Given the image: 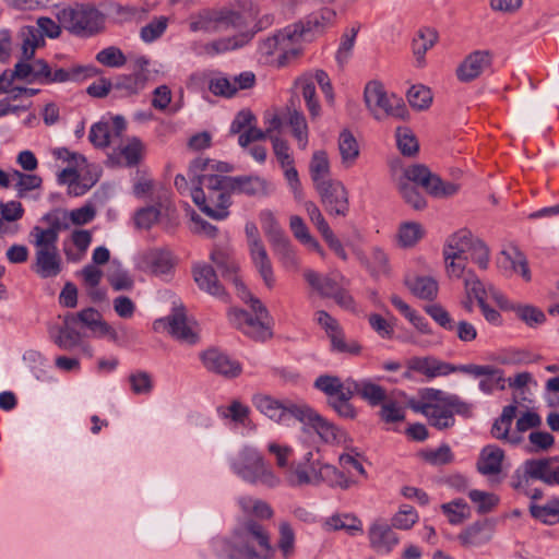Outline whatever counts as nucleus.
<instances>
[{"mask_svg":"<svg viewBox=\"0 0 559 559\" xmlns=\"http://www.w3.org/2000/svg\"><path fill=\"white\" fill-rule=\"evenodd\" d=\"M212 547L222 559H273L275 555L269 532L252 519L240 522L230 538L214 539Z\"/></svg>","mask_w":559,"mask_h":559,"instance_id":"f257e3e1","label":"nucleus"},{"mask_svg":"<svg viewBox=\"0 0 559 559\" xmlns=\"http://www.w3.org/2000/svg\"><path fill=\"white\" fill-rule=\"evenodd\" d=\"M47 227L35 226L31 231L36 248L33 271L43 278L57 276L61 272V259L56 246L60 230L69 227L70 214L55 210L44 216Z\"/></svg>","mask_w":559,"mask_h":559,"instance_id":"f03ea898","label":"nucleus"},{"mask_svg":"<svg viewBox=\"0 0 559 559\" xmlns=\"http://www.w3.org/2000/svg\"><path fill=\"white\" fill-rule=\"evenodd\" d=\"M285 479L293 487L317 486L325 483L331 487L347 489L350 485L342 472L323 463L319 451L314 450L308 451L301 460L292 463L285 473Z\"/></svg>","mask_w":559,"mask_h":559,"instance_id":"7ed1b4c3","label":"nucleus"},{"mask_svg":"<svg viewBox=\"0 0 559 559\" xmlns=\"http://www.w3.org/2000/svg\"><path fill=\"white\" fill-rule=\"evenodd\" d=\"M412 182L420 185L429 194L436 198L450 197L457 192L459 187L452 182H444L424 165H414L405 170V179L399 183L403 199L415 210L426 206L425 199Z\"/></svg>","mask_w":559,"mask_h":559,"instance_id":"20e7f679","label":"nucleus"},{"mask_svg":"<svg viewBox=\"0 0 559 559\" xmlns=\"http://www.w3.org/2000/svg\"><path fill=\"white\" fill-rule=\"evenodd\" d=\"M231 468L239 477L251 484L261 483L269 487L280 484V478L266 465L260 452L250 447L242 449L234 457Z\"/></svg>","mask_w":559,"mask_h":559,"instance_id":"39448f33","label":"nucleus"},{"mask_svg":"<svg viewBox=\"0 0 559 559\" xmlns=\"http://www.w3.org/2000/svg\"><path fill=\"white\" fill-rule=\"evenodd\" d=\"M364 98L367 108L377 120L393 117L400 120L408 118V110L402 98L388 95L378 81L369 82L365 87Z\"/></svg>","mask_w":559,"mask_h":559,"instance_id":"423d86ee","label":"nucleus"},{"mask_svg":"<svg viewBox=\"0 0 559 559\" xmlns=\"http://www.w3.org/2000/svg\"><path fill=\"white\" fill-rule=\"evenodd\" d=\"M230 171L227 163L217 162L209 158H195L189 166V177L193 187H202L205 192L223 191L229 189V177L214 174Z\"/></svg>","mask_w":559,"mask_h":559,"instance_id":"0eeeda50","label":"nucleus"},{"mask_svg":"<svg viewBox=\"0 0 559 559\" xmlns=\"http://www.w3.org/2000/svg\"><path fill=\"white\" fill-rule=\"evenodd\" d=\"M314 386L328 396V404L340 417L355 419L357 411L350 403L355 393L349 389L347 380L342 381L334 376H320L314 381Z\"/></svg>","mask_w":559,"mask_h":559,"instance_id":"6e6552de","label":"nucleus"},{"mask_svg":"<svg viewBox=\"0 0 559 559\" xmlns=\"http://www.w3.org/2000/svg\"><path fill=\"white\" fill-rule=\"evenodd\" d=\"M154 329L166 330L174 338L189 345L199 341L198 324L192 318L188 317L182 305L175 306L166 318L156 320Z\"/></svg>","mask_w":559,"mask_h":559,"instance_id":"1a4fd4ad","label":"nucleus"},{"mask_svg":"<svg viewBox=\"0 0 559 559\" xmlns=\"http://www.w3.org/2000/svg\"><path fill=\"white\" fill-rule=\"evenodd\" d=\"M298 31L290 25L261 41L259 50L262 55L272 56L276 52L278 63L285 66L289 60L296 58L300 53V44L296 36Z\"/></svg>","mask_w":559,"mask_h":559,"instance_id":"9d476101","label":"nucleus"},{"mask_svg":"<svg viewBox=\"0 0 559 559\" xmlns=\"http://www.w3.org/2000/svg\"><path fill=\"white\" fill-rule=\"evenodd\" d=\"M106 16L94 4L75 3L72 7V34L88 38L105 31Z\"/></svg>","mask_w":559,"mask_h":559,"instance_id":"9b49d317","label":"nucleus"},{"mask_svg":"<svg viewBox=\"0 0 559 559\" xmlns=\"http://www.w3.org/2000/svg\"><path fill=\"white\" fill-rule=\"evenodd\" d=\"M235 23H238V16L231 13L228 8L203 9L190 15L188 20L189 29L194 33L222 32L231 28Z\"/></svg>","mask_w":559,"mask_h":559,"instance_id":"f8f14e48","label":"nucleus"},{"mask_svg":"<svg viewBox=\"0 0 559 559\" xmlns=\"http://www.w3.org/2000/svg\"><path fill=\"white\" fill-rule=\"evenodd\" d=\"M252 404L261 414L278 424H286L290 417L298 420L299 415H302V403L280 401L266 394L253 395Z\"/></svg>","mask_w":559,"mask_h":559,"instance_id":"ddd939ff","label":"nucleus"},{"mask_svg":"<svg viewBox=\"0 0 559 559\" xmlns=\"http://www.w3.org/2000/svg\"><path fill=\"white\" fill-rule=\"evenodd\" d=\"M230 190L205 192L202 187H193L190 191L194 204L209 217L224 219L229 215Z\"/></svg>","mask_w":559,"mask_h":559,"instance_id":"4468645a","label":"nucleus"},{"mask_svg":"<svg viewBox=\"0 0 559 559\" xmlns=\"http://www.w3.org/2000/svg\"><path fill=\"white\" fill-rule=\"evenodd\" d=\"M324 210L330 215L346 216L349 211L348 191L340 180L322 183L316 188Z\"/></svg>","mask_w":559,"mask_h":559,"instance_id":"2eb2a0df","label":"nucleus"},{"mask_svg":"<svg viewBox=\"0 0 559 559\" xmlns=\"http://www.w3.org/2000/svg\"><path fill=\"white\" fill-rule=\"evenodd\" d=\"M110 333H112L111 328L96 309H84L72 318V341L74 334L84 337H103Z\"/></svg>","mask_w":559,"mask_h":559,"instance_id":"dca6fc26","label":"nucleus"},{"mask_svg":"<svg viewBox=\"0 0 559 559\" xmlns=\"http://www.w3.org/2000/svg\"><path fill=\"white\" fill-rule=\"evenodd\" d=\"M459 372L481 378L479 381V390L486 394H491L495 390L503 391L506 389L507 379L504 371L492 365H460Z\"/></svg>","mask_w":559,"mask_h":559,"instance_id":"f3484780","label":"nucleus"},{"mask_svg":"<svg viewBox=\"0 0 559 559\" xmlns=\"http://www.w3.org/2000/svg\"><path fill=\"white\" fill-rule=\"evenodd\" d=\"M497 266L506 276L519 275L525 282L532 278L525 254L513 245L506 247L497 257Z\"/></svg>","mask_w":559,"mask_h":559,"instance_id":"a211bd4d","label":"nucleus"},{"mask_svg":"<svg viewBox=\"0 0 559 559\" xmlns=\"http://www.w3.org/2000/svg\"><path fill=\"white\" fill-rule=\"evenodd\" d=\"M99 167L88 164L80 154L72 153V193L80 195L91 189L98 180Z\"/></svg>","mask_w":559,"mask_h":559,"instance_id":"6ab92c4d","label":"nucleus"},{"mask_svg":"<svg viewBox=\"0 0 559 559\" xmlns=\"http://www.w3.org/2000/svg\"><path fill=\"white\" fill-rule=\"evenodd\" d=\"M230 320L245 334L259 341H264L271 336L269 317H253L243 310H235L230 312Z\"/></svg>","mask_w":559,"mask_h":559,"instance_id":"aec40b11","label":"nucleus"},{"mask_svg":"<svg viewBox=\"0 0 559 559\" xmlns=\"http://www.w3.org/2000/svg\"><path fill=\"white\" fill-rule=\"evenodd\" d=\"M335 12L331 9H323L319 13H313L307 16L305 20H301L293 25V28H296L297 37L299 44L302 41H309L313 38V36L318 33L324 31L325 27L333 24L335 20Z\"/></svg>","mask_w":559,"mask_h":559,"instance_id":"412c9836","label":"nucleus"},{"mask_svg":"<svg viewBox=\"0 0 559 559\" xmlns=\"http://www.w3.org/2000/svg\"><path fill=\"white\" fill-rule=\"evenodd\" d=\"M204 367L214 373L226 378H236L241 373L238 361L230 359L226 354L216 348H210L201 354Z\"/></svg>","mask_w":559,"mask_h":559,"instance_id":"4be33fe9","label":"nucleus"},{"mask_svg":"<svg viewBox=\"0 0 559 559\" xmlns=\"http://www.w3.org/2000/svg\"><path fill=\"white\" fill-rule=\"evenodd\" d=\"M301 411L302 415H299L298 420L305 426L312 428L324 442L333 443L340 441V430L335 425L328 421L306 404H304Z\"/></svg>","mask_w":559,"mask_h":559,"instance_id":"5701e85b","label":"nucleus"},{"mask_svg":"<svg viewBox=\"0 0 559 559\" xmlns=\"http://www.w3.org/2000/svg\"><path fill=\"white\" fill-rule=\"evenodd\" d=\"M447 404L452 406L457 415L464 417L472 416V405L461 400L455 394H448L437 389H426L421 394V401L413 405H440Z\"/></svg>","mask_w":559,"mask_h":559,"instance_id":"b1692460","label":"nucleus"},{"mask_svg":"<svg viewBox=\"0 0 559 559\" xmlns=\"http://www.w3.org/2000/svg\"><path fill=\"white\" fill-rule=\"evenodd\" d=\"M489 51L476 50L469 53L456 69V76L461 82H471L478 78L490 66Z\"/></svg>","mask_w":559,"mask_h":559,"instance_id":"393cba45","label":"nucleus"},{"mask_svg":"<svg viewBox=\"0 0 559 559\" xmlns=\"http://www.w3.org/2000/svg\"><path fill=\"white\" fill-rule=\"evenodd\" d=\"M211 260L221 271L222 276L225 280L230 281L235 285L236 289H240L243 294L248 295V289L242 284L238 275V263L230 254V252L221 248H216L211 253Z\"/></svg>","mask_w":559,"mask_h":559,"instance_id":"a878e982","label":"nucleus"},{"mask_svg":"<svg viewBox=\"0 0 559 559\" xmlns=\"http://www.w3.org/2000/svg\"><path fill=\"white\" fill-rule=\"evenodd\" d=\"M412 408L427 417L429 424L439 430L454 426L455 411L447 404L440 405H411Z\"/></svg>","mask_w":559,"mask_h":559,"instance_id":"bb28decb","label":"nucleus"},{"mask_svg":"<svg viewBox=\"0 0 559 559\" xmlns=\"http://www.w3.org/2000/svg\"><path fill=\"white\" fill-rule=\"evenodd\" d=\"M251 39L248 33L238 34L230 37L218 38L213 41L199 45L194 48L199 55L214 57L243 47Z\"/></svg>","mask_w":559,"mask_h":559,"instance_id":"cd10ccee","label":"nucleus"},{"mask_svg":"<svg viewBox=\"0 0 559 559\" xmlns=\"http://www.w3.org/2000/svg\"><path fill=\"white\" fill-rule=\"evenodd\" d=\"M407 367L409 370L423 373L428 378L447 376L459 371L457 366L440 361L433 357H412L407 361Z\"/></svg>","mask_w":559,"mask_h":559,"instance_id":"c85d7f7f","label":"nucleus"},{"mask_svg":"<svg viewBox=\"0 0 559 559\" xmlns=\"http://www.w3.org/2000/svg\"><path fill=\"white\" fill-rule=\"evenodd\" d=\"M370 546L379 552H390L399 543V537L392 527L383 522L376 521L368 532Z\"/></svg>","mask_w":559,"mask_h":559,"instance_id":"c756f323","label":"nucleus"},{"mask_svg":"<svg viewBox=\"0 0 559 559\" xmlns=\"http://www.w3.org/2000/svg\"><path fill=\"white\" fill-rule=\"evenodd\" d=\"M516 415L515 405H507L503 407L499 418H497L491 427V435L498 440L509 442L511 444H519L523 441V437L519 433L510 435V429L513 419Z\"/></svg>","mask_w":559,"mask_h":559,"instance_id":"7c9ffc66","label":"nucleus"},{"mask_svg":"<svg viewBox=\"0 0 559 559\" xmlns=\"http://www.w3.org/2000/svg\"><path fill=\"white\" fill-rule=\"evenodd\" d=\"M229 189L234 193H243L250 197H262L270 193V185L258 176L229 177Z\"/></svg>","mask_w":559,"mask_h":559,"instance_id":"2f4dec72","label":"nucleus"},{"mask_svg":"<svg viewBox=\"0 0 559 559\" xmlns=\"http://www.w3.org/2000/svg\"><path fill=\"white\" fill-rule=\"evenodd\" d=\"M346 380L349 384V389L362 400L367 401L371 406H378L386 401V390L372 382L370 379L357 381L348 378Z\"/></svg>","mask_w":559,"mask_h":559,"instance_id":"473e14b6","label":"nucleus"},{"mask_svg":"<svg viewBox=\"0 0 559 559\" xmlns=\"http://www.w3.org/2000/svg\"><path fill=\"white\" fill-rule=\"evenodd\" d=\"M475 240L476 238L467 229H461L452 234L444 243V259L467 257Z\"/></svg>","mask_w":559,"mask_h":559,"instance_id":"72a5a7b5","label":"nucleus"},{"mask_svg":"<svg viewBox=\"0 0 559 559\" xmlns=\"http://www.w3.org/2000/svg\"><path fill=\"white\" fill-rule=\"evenodd\" d=\"M193 277L200 289L215 297L225 295L224 287L219 284L214 269L202 264L193 267Z\"/></svg>","mask_w":559,"mask_h":559,"instance_id":"f704fd0d","label":"nucleus"},{"mask_svg":"<svg viewBox=\"0 0 559 559\" xmlns=\"http://www.w3.org/2000/svg\"><path fill=\"white\" fill-rule=\"evenodd\" d=\"M504 452L497 445L485 447L477 461V469L485 476L497 475L501 472Z\"/></svg>","mask_w":559,"mask_h":559,"instance_id":"c9c22d12","label":"nucleus"},{"mask_svg":"<svg viewBox=\"0 0 559 559\" xmlns=\"http://www.w3.org/2000/svg\"><path fill=\"white\" fill-rule=\"evenodd\" d=\"M464 286L467 298H475L478 305L483 301H486V297L489 292L496 301L500 305V307H504V297L500 295L492 286H489L487 289L472 271L466 272V276L464 277Z\"/></svg>","mask_w":559,"mask_h":559,"instance_id":"e433bc0d","label":"nucleus"},{"mask_svg":"<svg viewBox=\"0 0 559 559\" xmlns=\"http://www.w3.org/2000/svg\"><path fill=\"white\" fill-rule=\"evenodd\" d=\"M142 264L153 274H166L173 267L171 254L165 249H150L142 254Z\"/></svg>","mask_w":559,"mask_h":559,"instance_id":"4c0bfd02","label":"nucleus"},{"mask_svg":"<svg viewBox=\"0 0 559 559\" xmlns=\"http://www.w3.org/2000/svg\"><path fill=\"white\" fill-rule=\"evenodd\" d=\"M249 252L251 261L262 277L265 286L267 288H273L275 284L273 266L264 243L250 248Z\"/></svg>","mask_w":559,"mask_h":559,"instance_id":"58836bf2","label":"nucleus"},{"mask_svg":"<svg viewBox=\"0 0 559 559\" xmlns=\"http://www.w3.org/2000/svg\"><path fill=\"white\" fill-rule=\"evenodd\" d=\"M304 277L308 285L322 298H332L337 288L341 286L334 277L321 275L310 269L304 272Z\"/></svg>","mask_w":559,"mask_h":559,"instance_id":"ea45409f","label":"nucleus"},{"mask_svg":"<svg viewBox=\"0 0 559 559\" xmlns=\"http://www.w3.org/2000/svg\"><path fill=\"white\" fill-rule=\"evenodd\" d=\"M309 171L314 188L334 180L330 178V162L324 151H317L312 154Z\"/></svg>","mask_w":559,"mask_h":559,"instance_id":"a19ab883","label":"nucleus"},{"mask_svg":"<svg viewBox=\"0 0 559 559\" xmlns=\"http://www.w3.org/2000/svg\"><path fill=\"white\" fill-rule=\"evenodd\" d=\"M551 460L552 459H538L525 461L523 464V476L516 484H514V488L523 489L527 487L530 479H538L543 481V478L546 477V472Z\"/></svg>","mask_w":559,"mask_h":559,"instance_id":"79ce46f5","label":"nucleus"},{"mask_svg":"<svg viewBox=\"0 0 559 559\" xmlns=\"http://www.w3.org/2000/svg\"><path fill=\"white\" fill-rule=\"evenodd\" d=\"M491 528L485 523H474L459 535L463 546L478 547L491 539Z\"/></svg>","mask_w":559,"mask_h":559,"instance_id":"37998d69","label":"nucleus"},{"mask_svg":"<svg viewBox=\"0 0 559 559\" xmlns=\"http://www.w3.org/2000/svg\"><path fill=\"white\" fill-rule=\"evenodd\" d=\"M119 156L124 165L134 167L140 164L145 154L144 143L136 136L128 138L118 148Z\"/></svg>","mask_w":559,"mask_h":559,"instance_id":"c03bdc74","label":"nucleus"},{"mask_svg":"<svg viewBox=\"0 0 559 559\" xmlns=\"http://www.w3.org/2000/svg\"><path fill=\"white\" fill-rule=\"evenodd\" d=\"M338 152L345 168L352 167L359 156L358 143L348 130L342 131L338 136Z\"/></svg>","mask_w":559,"mask_h":559,"instance_id":"a18cd8bd","label":"nucleus"},{"mask_svg":"<svg viewBox=\"0 0 559 559\" xmlns=\"http://www.w3.org/2000/svg\"><path fill=\"white\" fill-rule=\"evenodd\" d=\"M271 246L284 269L294 272L299 270L300 262L288 237Z\"/></svg>","mask_w":559,"mask_h":559,"instance_id":"49530a36","label":"nucleus"},{"mask_svg":"<svg viewBox=\"0 0 559 559\" xmlns=\"http://www.w3.org/2000/svg\"><path fill=\"white\" fill-rule=\"evenodd\" d=\"M405 284L415 296L421 299L432 300L438 294V283L429 276L408 277Z\"/></svg>","mask_w":559,"mask_h":559,"instance_id":"de8ad7c7","label":"nucleus"},{"mask_svg":"<svg viewBox=\"0 0 559 559\" xmlns=\"http://www.w3.org/2000/svg\"><path fill=\"white\" fill-rule=\"evenodd\" d=\"M438 39V33L433 28L420 29L417 37L413 40V52L416 58L418 67L425 63L426 52L433 47Z\"/></svg>","mask_w":559,"mask_h":559,"instance_id":"09e8293b","label":"nucleus"},{"mask_svg":"<svg viewBox=\"0 0 559 559\" xmlns=\"http://www.w3.org/2000/svg\"><path fill=\"white\" fill-rule=\"evenodd\" d=\"M325 526L331 531L344 530L349 535L354 536L356 534L362 533V523L361 521L353 514H336L329 518L325 522Z\"/></svg>","mask_w":559,"mask_h":559,"instance_id":"8fccbe9b","label":"nucleus"},{"mask_svg":"<svg viewBox=\"0 0 559 559\" xmlns=\"http://www.w3.org/2000/svg\"><path fill=\"white\" fill-rule=\"evenodd\" d=\"M231 13L238 16V23L231 25V28L247 26L251 21L258 19L261 14V8L253 0H241L237 8H228Z\"/></svg>","mask_w":559,"mask_h":559,"instance_id":"3c124183","label":"nucleus"},{"mask_svg":"<svg viewBox=\"0 0 559 559\" xmlns=\"http://www.w3.org/2000/svg\"><path fill=\"white\" fill-rule=\"evenodd\" d=\"M21 37L23 58L26 60H32L35 50L44 45V37L39 29L35 26L23 27L21 31Z\"/></svg>","mask_w":559,"mask_h":559,"instance_id":"603ef678","label":"nucleus"},{"mask_svg":"<svg viewBox=\"0 0 559 559\" xmlns=\"http://www.w3.org/2000/svg\"><path fill=\"white\" fill-rule=\"evenodd\" d=\"M260 223L264 235L266 236L270 245L275 243L287 237L284 229L278 224L274 213L270 210H263L260 215Z\"/></svg>","mask_w":559,"mask_h":559,"instance_id":"864d4df0","label":"nucleus"},{"mask_svg":"<svg viewBox=\"0 0 559 559\" xmlns=\"http://www.w3.org/2000/svg\"><path fill=\"white\" fill-rule=\"evenodd\" d=\"M425 236V229L417 222L401 224L397 233L399 245L404 248L414 247Z\"/></svg>","mask_w":559,"mask_h":559,"instance_id":"5fc2aeb1","label":"nucleus"},{"mask_svg":"<svg viewBox=\"0 0 559 559\" xmlns=\"http://www.w3.org/2000/svg\"><path fill=\"white\" fill-rule=\"evenodd\" d=\"M288 124L292 127L293 135L301 150L308 145V126L305 116L297 109H288Z\"/></svg>","mask_w":559,"mask_h":559,"instance_id":"6e6d98bb","label":"nucleus"},{"mask_svg":"<svg viewBox=\"0 0 559 559\" xmlns=\"http://www.w3.org/2000/svg\"><path fill=\"white\" fill-rule=\"evenodd\" d=\"M503 308L512 310L519 319L530 326L542 324L546 320L545 313L540 309L531 305L512 304L507 306L504 304Z\"/></svg>","mask_w":559,"mask_h":559,"instance_id":"4d7b16f0","label":"nucleus"},{"mask_svg":"<svg viewBox=\"0 0 559 559\" xmlns=\"http://www.w3.org/2000/svg\"><path fill=\"white\" fill-rule=\"evenodd\" d=\"M360 27L361 26L359 23H355L350 27L346 28L345 32L343 33L335 56L337 62L341 66H343L349 59Z\"/></svg>","mask_w":559,"mask_h":559,"instance_id":"13d9d810","label":"nucleus"},{"mask_svg":"<svg viewBox=\"0 0 559 559\" xmlns=\"http://www.w3.org/2000/svg\"><path fill=\"white\" fill-rule=\"evenodd\" d=\"M70 313L58 316L56 321L50 325L49 334L55 344L59 347H67L70 341Z\"/></svg>","mask_w":559,"mask_h":559,"instance_id":"bf43d9fd","label":"nucleus"},{"mask_svg":"<svg viewBox=\"0 0 559 559\" xmlns=\"http://www.w3.org/2000/svg\"><path fill=\"white\" fill-rule=\"evenodd\" d=\"M168 23L169 19L167 16L160 15L154 17L140 29V38L146 44L157 40L166 32Z\"/></svg>","mask_w":559,"mask_h":559,"instance_id":"052dcab7","label":"nucleus"},{"mask_svg":"<svg viewBox=\"0 0 559 559\" xmlns=\"http://www.w3.org/2000/svg\"><path fill=\"white\" fill-rule=\"evenodd\" d=\"M114 9H115V13L120 22H130V21L141 22L145 19L147 13L152 10V8L146 3L140 4V5L117 4V5H115Z\"/></svg>","mask_w":559,"mask_h":559,"instance_id":"680f3d73","label":"nucleus"},{"mask_svg":"<svg viewBox=\"0 0 559 559\" xmlns=\"http://www.w3.org/2000/svg\"><path fill=\"white\" fill-rule=\"evenodd\" d=\"M396 145L404 156H414L417 154L419 144L409 128L399 127L395 132Z\"/></svg>","mask_w":559,"mask_h":559,"instance_id":"e2e57ef3","label":"nucleus"},{"mask_svg":"<svg viewBox=\"0 0 559 559\" xmlns=\"http://www.w3.org/2000/svg\"><path fill=\"white\" fill-rule=\"evenodd\" d=\"M88 140L95 147H108L114 142L110 123L108 121L94 123L90 130Z\"/></svg>","mask_w":559,"mask_h":559,"instance_id":"0e129e2a","label":"nucleus"},{"mask_svg":"<svg viewBox=\"0 0 559 559\" xmlns=\"http://www.w3.org/2000/svg\"><path fill=\"white\" fill-rule=\"evenodd\" d=\"M277 547L285 559L295 552V533L287 522L280 523Z\"/></svg>","mask_w":559,"mask_h":559,"instance_id":"69168bd1","label":"nucleus"},{"mask_svg":"<svg viewBox=\"0 0 559 559\" xmlns=\"http://www.w3.org/2000/svg\"><path fill=\"white\" fill-rule=\"evenodd\" d=\"M96 60L109 68H120L126 64L127 58L122 50L116 46H109L107 48L102 49L96 55Z\"/></svg>","mask_w":559,"mask_h":559,"instance_id":"338daca9","label":"nucleus"},{"mask_svg":"<svg viewBox=\"0 0 559 559\" xmlns=\"http://www.w3.org/2000/svg\"><path fill=\"white\" fill-rule=\"evenodd\" d=\"M407 99L413 108L423 110L430 106L432 95L428 87L424 85H414L408 90Z\"/></svg>","mask_w":559,"mask_h":559,"instance_id":"774afa93","label":"nucleus"}]
</instances>
